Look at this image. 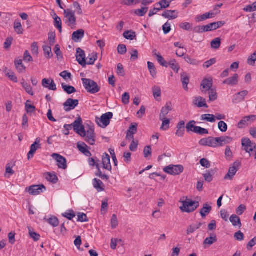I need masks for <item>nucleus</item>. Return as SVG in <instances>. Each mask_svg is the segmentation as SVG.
<instances>
[{
    "label": "nucleus",
    "mask_w": 256,
    "mask_h": 256,
    "mask_svg": "<svg viewBox=\"0 0 256 256\" xmlns=\"http://www.w3.org/2000/svg\"><path fill=\"white\" fill-rule=\"evenodd\" d=\"M182 206L180 207V210L183 212L190 213L194 212L198 206L199 202L197 201H192L190 199L180 201Z\"/></svg>",
    "instance_id": "nucleus-1"
},
{
    "label": "nucleus",
    "mask_w": 256,
    "mask_h": 256,
    "mask_svg": "<svg viewBox=\"0 0 256 256\" xmlns=\"http://www.w3.org/2000/svg\"><path fill=\"white\" fill-rule=\"evenodd\" d=\"M84 86L86 90L90 94H94L100 90V87L94 80L88 78H82Z\"/></svg>",
    "instance_id": "nucleus-2"
},
{
    "label": "nucleus",
    "mask_w": 256,
    "mask_h": 256,
    "mask_svg": "<svg viewBox=\"0 0 256 256\" xmlns=\"http://www.w3.org/2000/svg\"><path fill=\"white\" fill-rule=\"evenodd\" d=\"M64 15L66 20V23L68 26L72 28H76V17L75 16V11L71 9H66L64 10Z\"/></svg>",
    "instance_id": "nucleus-3"
},
{
    "label": "nucleus",
    "mask_w": 256,
    "mask_h": 256,
    "mask_svg": "<svg viewBox=\"0 0 256 256\" xmlns=\"http://www.w3.org/2000/svg\"><path fill=\"white\" fill-rule=\"evenodd\" d=\"M84 136H81L85 137L84 140L90 145H94L96 142V134H94V126H88V129L84 130Z\"/></svg>",
    "instance_id": "nucleus-4"
},
{
    "label": "nucleus",
    "mask_w": 256,
    "mask_h": 256,
    "mask_svg": "<svg viewBox=\"0 0 256 256\" xmlns=\"http://www.w3.org/2000/svg\"><path fill=\"white\" fill-rule=\"evenodd\" d=\"M164 171L171 175H178L184 171V167L182 165H170L164 168Z\"/></svg>",
    "instance_id": "nucleus-5"
},
{
    "label": "nucleus",
    "mask_w": 256,
    "mask_h": 256,
    "mask_svg": "<svg viewBox=\"0 0 256 256\" xmlns=\"http://www.w3.org/2000/svg\"><path fill=\"white\" fill-rule=\"evenodd\" d=\"M113 114L111 112H108L103 114L100 118H96V122L100 126L106 128L110 123V120L112 118Z\"/></svg>",
    "instance_id": "nucleus-6"
},
{
    "label": "nucleus",
    "mask_w": 256,
    "mask_h": 256,
    "mask_svg": "<svg viewBox=\"0 0 256 256\" xmlns=\"http://www.w3.org/2000/svg\"><path fill=\"white\" fill-rule=\"evenodd\" d=\"M74 128V130L80 136H84V128L82 124V120L79 117L76 118L75 121L71 124Z\"/></svg>",
    "instance_id": "nucleus-7"
},
{
    "label": "nucleus",
    "mask_w": 256,
    "mask_h": 256,
    "mask_svg": "<svg viewBox=\"0 0 256 256\" xmlns=\"http://www.w3.org/2000/svg\"><path fill=\"white\" fill-rule=\"evenodd\" d=\"M52 156L56 160L58 168L63 170L67 168L66 160L64 157L58 154H53Z\"/></svg>",
    "instance_id": "nucleus-8"
},
{
    "label": "nucleus",
    "mask_w": 256,
    "mask_h": 256,
    "mask_svg": "<svg viewBox=\"0 0 256 256\" xmlns=\"http://www.w3.org/2000/svg\"><path fill=\"white\" fill-rule=\"evenodd\" d=\"M40 141V138H38L36 139L35 142L31 145L30 151L28 154V160H30L32 158L36 152L38 150L42 148Z\"/></svg>",
    "instance_id": "nucleus-9"
},
{
    "label": "nucleus",
    "mask_w": 256,
    "mask_h": 256,
    "mask_svg": "<svg viewBox=\"0 0 256 256\" xmlns=\"http://www.w3.org/2000/svg\"><path fill=\"white\" fill-rule=\"evenodd\" d=\"M78 100L68 98L64 104V108L66 112H70L75 108L78 104Z\"/></svg>",
    "instance_id": "nucleus-10"
},
{
    "label": "nucleus",
    "mask_w": 256,
    "mask_h": 256,
    "mask_svg": "<svg viewBox=\"0 0 256 256\" xmlns=\"http://www.w3.org/2000/svg\"><path fill=\"white\" fill-rule=\"evenodd\" d=\"M30 194L34 196L38 195L46 190V187L43 185H34L26 188Z\"/></svg>",
    "instance_id": "nucleus-11"
},
{
    "label": "nucleus",
    "mask_w": 256,
    "mask_h": 256,
    "mask_svg": "<svg viewBox=\"0 0 256 256\" xmlns=\"http://www.w3.org/2000/svg\"><path fill=\"white\" fill-rule=\"evenodd\" d=\"M212 84L213 81L212 78H204L200 84L202 92L204 93H206L208 91L212 90Z\"/></svg>",
    "instance_id": "nucleus-12"
},
{
    "label": "nucleus",
    "mask_w": 256,
    "mask_h": 256,
    "mask_svg": "<svg viewBox=\"0 0 256 256\" xmlns=\"http://www.w3.org/2000/svg\"><path fill=\"white\" fill-rule=\"evenodd\" d=\"M242 145L244 147V150L248 153L256 150V144L252 143L248 138H244L242 140Z\"/></svg>",
    "instance_id": "nucleus-13"
},
{
    "label": "nucleus",
    "mask_w": 256,
    "mask_h": 256,
    "mask_svg": "<svg viewBox=\"0 0 256 256\" xmlns=\"http://www.w3.org/2000/svg\"><path fill=\"white\" fill-rule=\"evenodd\" d=\"M76 58L78 62L83 67L86 64L84 52L80 48H76Z\"/></svg>",
    "instance_id": "nucleus-14"
},
{
    "label": "nucleus",
    "mask_w": 256,
    "mask_h": 256,
    "mask_svg": "<svg viewBox=\"0 0 256 256\" xmlns=\"http://www.w3.org/2000/svg\"><path fill=\"white\" fill-rule=\"evenodd\" d=\"M238 163L234 162L232 166L230 168L228 173L224 176V179L232 180L238 171Z\"/></svg>",
    "instance_id": "nucleus-15"
},
{
    "label": "nucleus",
    "mask_w": 256,
    "mask_h": 256,
    "mask_svg": "<svg viewBox=\"0 0 256 256\" xmlns=\"http://www.w3.org/2000/svg\"><path fill=\"white\" fill-rule=\"evenodd\" d=\"M42 86L46 88L49 90H56V86L54 81L52 79L44 78L42 82Z\"/></svg>",
    "instance_id": "nucleus-16"
},
{
    "label": "nucleus",
    "mask_w": 256,
    "mask_h": 256,
    "mask_svg": "<svg viewBox=\"0 0 256 256\" xmlns=\"http://www.w3.org/2000/svg\"><path fill=\"white\" fill-rule=\"evenodd\" d=\"M172 110V104L170 102L166 103L164 106L162 107L160 114V118H166L168 114Z\"/></svg>",
    "instance_id": "nucleus-17"
},
{
    "label": "nucleus",
    "mask_w": 256,
    "mask_h": 256,
    "mask_svg": "<svg viewBox=\"0 0 256 256\" xmlns=\"http://www.w3.org/2000/svg\"><path fill=\"white\" fill-rule=\"evenodd\" d=\"M178 12L176 10H166L162 14V16L166 18L174 20L178 17Z\"/></svg>",
    "instance_id": "nucleus-18"
},
{
    "label": "nucleus",
    "mask_w": 256,
    "mask_h": 256,
    "mask_svg": "<svg viewBox=\"0 0 256 256\" xmlns=\"http://www.w3.org/2000/svg\"><path fill=\"white\" fill-rule=\"evenodd\" d=\"M193 104L198 108H208L206 100L202 96H196L194 98Z\"/></svg>",
    "instance_id": "nucleus-19"
},
{
    "label": "nucleus",
    "mask_w": 256,
    "mask_h": 256,
    "mask_svg": "<svg viewBox=\"0 0 256 256\" xmlns=\"http://www.w3.org/2000/svg\"><path fill=\"white\" fill-rule=\"evenodd\" d=\"M102 162L104 168L110 171L112 170V166L110 162V156L108 154L105 153L103 155Z\"/></svg>",
    "instance_id": "nucleus-20"
},
{
    "label": "nucleus",
    "mask_w": 256,
    "mask_h": 256,
    "mask_svg": "<svg viewBox=\"0 0 256 256\" xmlns=\"http://www.w3.org/2000/svg\"><path fill=\"white\" fill-rule=\"evenodd\" d=\"M238 75L235 74L232 76L226 78L223 81V84L230 86H235L238 83Z\"/></svg>",
    "instance_id": "nucleus-21"
},
{
    "label": "nucleus",
    "mask_w": 256,
    "mask_h": 256,
    "mask_svg": "<svg viewBox=\"0 0 256 256\" xmlns=\"http://www.w3.org/2000/svg\"><path fill=\"white\" fill-rule=\"evenodd\" d=\"M185 122L182 120L176 126V134L178 137H182L184 135Z\"/></svg>",
    "instance_id": "nucleus-22"
},
{
    "label": "nucleus",
    "mask_w": 256,
    "mask_h": 256,
    "mask_svg": "<svg viewBox=\"0 0 256 256\" xmlns=\"http://www.w3.org/2000/svg\"><path fill=\"white\" fill-rule=\"evenodd\" d=\"M256 117L254 115L245 116L238 123V127L240 128H243L244 126L248 124V122L251 119L254 120H256Z\"/></svg>",
    "instance_id": "nucleus-23"
},
{
    "label": "nucleus",
    "mask_w": 256,
    "mask_h": 256,
    "mask_svg": "<svg viewBox=\"0 0 256 256\" xmlns=\"http://www.w3.org/2000/svg\"><path fill=\"white\" fill-rule=\"evenodd\" d=\"M248 92L246 90H244L239 92L233 99L232 102L234 103H236L243 101L244 100L245 96L248 95Z\"/></svg>",
    "instance_id": "nucleus-24"
},
{
    "label": "nucleus",
    "mask_w": 256,
    "mask_h": 256,
    "mask_svg": "<svg viewBox=\"0 0 256 256\" xmlns=\"http://www.w3.org/2000/svg\"><path fill=\"white\" fill-rule=\"evenodd\" d=\"M84 34V32L83 30L80 29L74 32L72 34V39L75 42H78L80 40L82 39Z\"/></svg>",
    "instance_id": "nucleus-25"
},
{
    "label": "nucleus",
    "mask_w": 256,
    "mask_h": 256,
    "mask_svg": "<svg viewBox=\"0 0 256 256\" xmlns=\"http://www.w3.org/2000/svg\"><path fill=\"white\" fill-rule=\"evenodd\" d=\"M181 80L184 89L185 90L188 91V84L190 82V78L186 72H182L181 74Z\"/></svg>",
    "instance_id": "nucleus-26"
},
{
    "label": "nucleus",
    "mask_w": 256,
    "mask_h": 256,
    "mask_svg": "<svg viewBox=\"0 0 256 256\" xmlns=\"http://www.w3.org/2000/svg\"><path fill=\"white\" fill-rule=\"evenodd\" d=\"M218 146H222L226 144L230 143L232 141V138L228 136H220L218 138Z\"/></svg>",
    "instance_id": "nucleus-27"
},
{
    "label": "nucleus",
    "mask_w": 256,
    "mask_h": 256,
    "mask_svg": "<svg viewBox=\"0 0 256 256\" xmlns=\"http://www.w3.org/2000/svg\"><path fill=\"white\" fill-rule=\"evenodd\" d=\"M215 14L212 12H209L206 13L202 15L198 16L196 18V22H202L206 19L212 18L214 16Z\"/></svg>",
    "instance_id": "nucleus-28"
},
{
    "label": "nucleus",
    "mask_w": 256,
    "mask_h": 256,
    "mask_svg": "<svg viewBox=\"0 0 256 256\" xmlns=\"http://www.w3.org/2000/svg\"><path fill=\"white\" fill-rule=\"evenodd\" d=\"M212 210V206H209L208 204H204L203 208L200 210V213L202 218H205Z\"/></svg>",
    "instance_id": "nucleus-29"
},
{
    "label": "nucleus",
    "mask_w": 256,
    "mask_h": 256,
    "mask_svg": "<svg viewBox=\"0 0 256 256\" xmlns=\"http://www.w3.org/2000/svg\"><path fill=\"white\" fill-rule=\"evenodd\" d=\"M16 68L19 72H23L26 70V67L22 64L21 59H16L14 61Z\"/></svg>",
    "instance_id": "nucleus-30"
},
{
    "label": "nucleus",
    "mask_w": 256,
    "mask_h": 256,
    "mask_svg": "<svg viewBox=\"0 0 256 256\" xmlns=\"http://www.w3.org/2000/svg\"><path fill=\"white\" fill-rule=\"evenodd\" d=\"M14 30L18 34H22L24 30L22 28L21 22L19 20H16L14 22Z\"/></svg>",
    "instance_id": "nucleus-31"
},
{
    "label": "nucleus",
    "mask_w": 256,
    "mask_h": 256,
    "mask_svg": "<svg viewBox=\"0 0 256 256\" xmlns=\"http://www.w3.org/2000/svg\"><path fill=\"white\" fill-rule=\"evenodd\" d=\"M148 67L152 76L155 78L156 76L157 72L154 64L152 62H148Z\"/></svg>",
    "instance_id": "nucleus-32"
},
{
    "label": "nucleus",
    "mask_w": 256,
    "mask_h": 256,
    "mask_svg": "<svg viewBox=\"0 0 256 256\" xmlns=\"http://www.w3.org/2000/svg\"><path fill=\"white\" fill-rule=\"evenodd\" d=\"M46 178L48 181L52 182V184H56L58 181V176L54 172H48Z\"/></svg>",
    "instance_id": "nucleus-33"
},
{
    "label": "nucleus",
    "mask_w": 256,
    "mask_h": 256,
    "mask_svg": "<svg viewBox=\"0 0 256 256\" xmlns=\"http://www.w3.org/2000/svg\"><path fill=\"white\" fill-rule=\"evenodd\" d=\"M103 185V182L100 180L94 178L93 180L94 187L98 191L102 192L104 190V188L102 186Z\"/></svg>",
    "instance_id": "nucleus-34"
},
{
    "label": "nucleus",
    "mask_w": 256,
    "mask_h": 256,
    "mask_svg": "<svg viewBox=\"0 0 256 256\" xmlns=\"http://www.w3.org/2000/svg\"><path fill=\"white\" fill-rule=\"evenodd\" d=\"M200 120H206L210 122H216L215 116L212 114H204L201 116Z\"/></svg>",
    "instance_id": "nucleus-35"
},
{
    "label": "nucleus",
    "mask_w": 256,
    "mask_h": 256,
    "mask_svg": "<svg viewBox=\"0 0 256 256\" xmlns=\"http://www.w3.org/2000/svg\"><path fill=\"white\" fill-rule=\"evenodd\" d=\"M98 58V54L96 53H92L88 55L86 60V64H93L94 62Z\"/></svg>",
    "instance_id": "nucleus-36"
},
{
    "label": "nucleus",
    "mask_w": 256,
    "mask_h": 256,
    "mask_svg": "<svg viewBox=\"0 0 256 256\" xmlns=\"http://www.w3.org/2000/svg\"><path fill=\"white\" fill-rule=\"evenodd\" d=\"M62 86L64 90L68 94L76 92V88L72 86H68L64 83H62Z\"/></svg>",
    "instance_id": "nucleus-37"
},
{
    "label": "nucleus",
    "mask_w": 256,
    "mask_h": 256,
    "mask_svg": "<svg viewBox=\"0 0 256 256\" xmlns=\"http://www.w3.org/2000/svg\"><path fill=\"white\" fill-rule=\"evenodd\" d=\"M55 18H54V26L56 28H58L59 32H62V23L61 18L57 16L56 14H54Z\"/></svg>",
    "instance_id": "nucleus-38"
},
{
    "label": "nucleus",
    "mask_w": 256,
    "mask_h": 256,
    "mask_svg": "<svg viewBox=\"0 0 256 256\" xmlns=\"http://www.w3.org/2000/svg\"><path fill=\"white\" fill-rule=\"evenodd\" d=\"M221 44V39L220 38H217L212 40L210 46L212 48L218 49Z\"/></svg>",
    "instance_id": "nucleus-39"
},
{
    "label": "nucleus",
    "mask_w": 256,
    "mask_h": 256,
    "mask_svg": "<svg viewBox=\"0 0 256 256\" xmlns=\"http://www.w3.org/2000/svg\"><path fill=\"white\" fill-rule=\"evenodd\" d=\"M208 146L210 147L216 148L218 146V138L208 137Z\"/></svg>",
    "instance_id": "nucleus-40"
},
{
    "label": "nucleus",
    "mask_w": 256,
    "mask_h": 256,
    "mask_svg": "<svg viewBox=\"0 0 256 256\" xmlns=\"http://www.w3.org/2000/svg\"><path fill=\"white\" fill-rule=\"evenodd\" d=\"M160 120L162 122L160 129L164 130H168L170 128V120L166 118H160Z\"/></svg>",
    "instance_id": "nucleus-41"
},
{
    "label": "nucleus",
    "mask_w": 256,
    "mask_h": 256,
    "mask_svg": "<svg viewBox=\"0 0 256 256\" xmlns=\"http://www.w3.org/2000/svg\"><path fill=\"white\" fill-rule=\"evenodd\" d=\"M193 132L200 135H204L208 134V131L207 129L198 126L194 128V130H193Z\"/></svg>",
    "instance_id": "nucleus-42"
},
{
    "label": "nucleus",
    "mask_w": 256,
    "mask_h": 256,
    "mask_svg": "<svg viewBox=\"0 0 256 256\" xmlns=\"http://www.w3.org/2000/svg\"><path fill=\"white\" fill-rule=\"evenodd\" d=\"M174 0H162L158 3L160 5V9L162 10L170 6V3Z\"/></svg>",
    "instance_id": "nucleus-43"
},
{
    "label": "nucleus",
    "mask_w": 256,
    "mask_h": 256,
    "mask_svg": "<svg viewBox=\"0 0 256 256\" xmlns=\"http://www.w3.org/2000/svg\"><path fill=\"white\" fill-rule=\"evenodd\" d=\"M123 35L125 38L130 40H133L136 37V32L132 31H126Z\"/></svg>",
    "instance_id": "nucleus-44"
},
{
    "label": "nucleus",
    "mask_w": 256,
    "mask_h": 256,
    "mask_svg": "<svg viewBox=\"0 0 256 256\" xmlns=\"http://www.w3.org/2000/svg\"><path fill=\"white\" fill-rule=\"evenodd\" d=\"M168 66L173 70L176 72V73L178 72L180 68L178 64L176 62L175 60H171L168 62Z\"/></svg>",
    "instance_id": "nucleus-45"
},
{
    "label": "nucleus",
    "mask_w": 256,
    "mask_h": 256,
    "mask_svg": "<svg viewBox=\"0 0 256 256\" xmlns=\"http://www.w3.org/2000/svg\"><path fill=\"white\" fill-rule=\"evenodd\" d=\"M43 50L47 58H50L52 56L53 54L52 52V48L50 46H43Z\"/></svg>",
    "instance_id": "nucleus-46"
},
{
    "label": "nucleus",
    "mask_w": 256,
    "mask_h": 256,
    "mask_svg": "<svg viewBox=\"0 0 256 256\" xmlns=\"http://www.w3.org/2000/svg\"><path fill=\"white\" fill-rule=\"evenodd\" d=\"M230 222L232 224L233 226H236L238 224L241 225L240 220L238 216L236 215H232L230 218Z\"/></svg>",
    "instance_id": "nucleus-47"
},
{
    "label": "nucleus",
    "mask_w": 256,
    "mask_h": 256,
    "mask_svg": "<svg viewBox=\"0 0 256 256\" xmlns=\"http://www.w3.org/2000/svg\"><path fill=\"white\" fill-rule=\"evenodd\" d=\"M157 60L158 63L162 66L167 68L168 66V63L164 58L160 54H156Z\"/></svg>",
    "instance_id": "nucleus-48"
},
{
    "label": "nucleus",
    "mask_w": 256,
    "mask_h": 256,
    "mask_svg": "<svg viewBox=\"0 0 256 256\" xmlns=\"http://www.w3.org/2000/svg\"><path fill=\"white\" fill-rule=\"evenodd\" d=\"M22 86L23 88L25 90L26 92L28 93L31 96L34 95V92H32V88L30 84L28 83L25 82H22Z\"/></svg>",
    "instance_id": "nucleus-49"
},
{
    "label": "nucleus",
    "mask_w": 256,
    "mask_h": 256,
    "mask_svg": "<svg viewBox=\"0 0 256 256\" xmlns=\"http://www.w3.org/2000/svg\"><path fill=\"white\" fill-rule=\"evenodd\" d=\"M29 234L30 237L32 238L35 242L38 241L40 238V235L33 231L30 228H28Z\"/></svg>",
    "instance_id": "nucleus-50"
},
{
    "label": "nucleus",
    "mask_w": 256,
    "mask_h": 256,
    "mask_svg": "<svg viewBox=\"0 0 256 256\" xmlns=\"http://www.w3.org/2000/svg\"><path fill=\"white\" fill-rule=\"evenodd\" d=\"M209 91V100L211 102L216 100L218 98L216 90L215 88H212Z\"/></svg>",
    "instance_id": "nucleus-51"
},
{
    "label": "nucleus",
    "mask_w": 256,
    "mask_h": 256,
    "mask_svg": "<svg viewBox=\"0 0 256 256\" xmlns=\"http://www.w3.org/2000/svg\"><path fill=\"white\" fill-rule=\"evenodd\" d=\"M217 242V238L216 235H213L210 237L206 238L204 240V244L208 245H211L214 242Z\"/></svg>",
    "instance_id": "nucleus-52"
},
{
    "label": "nucleus",
    "mask_w": 256,
    "mask_h": 256,
    "mask_svg": "<svg viewBox=\"0 0 256 256\" xmlns=\"http://www.w3.org/2000/svg\"><path fill=\"white\" fill-rule=\"evenodd\" d=\"M256 61V50L248 58L247 62L250 65L254 66Z\"/></svg>",
    "instance_id": "nucleus-53"
},
{
    "label": "nucleus",
    "mask_w": 256,
    "mask_h": 256,
    "mask_svg": "<svg viewBox=\"0 0 256 256\" xmlns=\"http://www.w3.org/2000/svg\"><path fill=\"white\" fill-rule=\"evenodd\" d=\"M30 102V100H27L26 102V103L25 108L26 112L28 113L31 114L35 111L36 107L33 105L28 104V102Z\"/></svg>",
    "instance_id": "nucleus-54"
},
{
    "label": "nucleus",
    "mask_w": 256,
    "mask_h": 256,
    "mask_svg": "<svg viewBox=\"0 0 256 256\" xmlns=\"http://www.w3.org/2000/svg\"><path fill=\"white\" fill-rule=\"evenodd\" d=\"M152 92L154 98L156 99L157 98L161 96V90L159 86H154L152 88Z\"/></svg>",
    "instance_id": "nucleus-55"
},
{
    "label": "nucleus",
    "mask_w": 256,
    "mask_h": 256,
    "mask_svg": "<svg viewBox=\"0 0 256 256\" xmlns=\"http://www.w3.org/2000/svg\"><path fill=\"white\" fill-rule=\"evenodd\" d=\"M148 10V8L144 7L141 9H138L135 10L134 13L140 16H142L147 12Z\"/></svg>",
    "instance_id": "nucleus-56"
},
{
    "label": "nucleus",
    "mask_w": 256,
    "mask_h": 256,
    "mask_svg": "<svg viewBox=\"0 0 256 256\" xmlns=\"http://www.w3.org/2000/svg\"><path fill=\"white\" fill-rule=\"evenodd\" d=\"M196 123V122L192 120L190 122H189L186 126V128L188 132H192L193 130H194V128L196 127L197 126H195L194 124Z\"/></svg>",
    "instance_id": "nucleus-57"
},
{
    "label": "nucleus",
    "mask_w": 256,
    "mask_h": 256,
    "mask_svg": "<svg viewBox=\"0 0 256 256\" xmlns=\"http://www.w3.org/2000/svg\"><path fill=\"white\" fill-rule=\"evenodd\" d=\"M48 222L54 227H56L58 225V220L54 216L48 219Z\"/></svg>",
    "instance_id": "nucleus-58"
},
{
    "label": "nucleus",
    "mask_w": 256,
    "mask_h": 256,
    "mask_svg": "<svg viewBox=\"0 0 256 256\" xmlns=\"http://www.w3.org/2000/svg\"><path fill=\"white\" fill-rule=\"evenodd\" d=\"M192 30L196 33H202L204 32H206V26H196L192 28Z\"/></svg>",
    "instance_id": "nucleus-59"
},
{
    "label": "nucleus",
    "mask_w": 256,
    "mask_h": 256,
    "mask_svg": "<svg viewBox=\"0 0 256 256\" xmlns=\"http://www.w3.org/2000/svg\"><path fill=\"white\" fill-rule=\"evenodd\" d=\"M218 128L222 132H226L228 130V126L224 121H220L218 123Z\"/></svg>",
    "instance_id": "nucleus-60"
},
{
    "label": "nucleus",
    "mask_w": 256,
    "mask_h": 256,
    "mask_svg": "<svg viewBox=\"0 0 256 256\" xmlns=\"http://www.w3.org/2000/svg\"><path fill=\"white\" fill-rule=\"evenodd\" d=\"M184 59L185 60L186 62L188 63L192 64V65H198V60H196V59L192 58L190 56H186L184 58Z\"/></svg>",
    "instance_id": "nucleus-61"
},
{
    "label": "nucleus",
    "mask_w": 256,
    "mask_h": 256,
    "mask_svg": "<svg viewBox=\"0 0 256 256\" xmlns=\"http://www.w3.org/2000/svg\"><path fill=\"white\" fill-rule=\"evenodd\" d=\"M131 57L130 60L132 61H136L138 58V51L137 50L132 49L130 52Z\"/></svg>",
    "instance_id": "nucleus-62"
},
{
    "label": "nucleus",
    "mask_w": 256,
    "mask_h": 256,
    "mask_svg": "<svg viewBox=\"0 0 256 256\" xmlns=\"http://www.w3.org/2000/svg\"><path fill=\"white\" fill-rule=\"evenodd\" d=\"M203 176L206 182H210L213 180L212 174L209 171H207L206 173L203 174Z\"/></svg>",
    "instance_id": "nucleus-63"
},
{
    "label": "nucleus",
    "mask_w": 256,
    "mask_h": 256,
    "mask_svg": "<svg viewBox=\"0 0 256 256\" xmlns=\"http://www.w3.org/2000/svg\"><path fill=\"white\" fill-rule=\"evenodd\" d=\"M78 221L80 222H86L88 221L86 215L84 213H78Z\"/></svg>",
    "instance_id": "nucleus-64"
}]
</instances>
